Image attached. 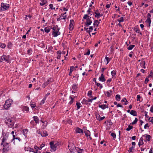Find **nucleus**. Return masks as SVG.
Here are the masks:
<instances>
[{
  "mask_svg": "<svg viewBox=\"0 0 153 153\" xmlns=\"http://www.w3.org/2000/svg\"><path fill=\"white\" fill-rule=\"evenodd\" d=\"M52 81L53 79L51 78H49L42 85V87L43 88H45L47 85L50 83V82H52Z\"/></svg>",
  "mask_w": 153,
  "mask_h": 153,
  "instance_id": "nucleus-9",
  "label": "nucleus"
},
{
  "mask_svg": "<svg viewBox=\"0 0 153 153\" xmlns=\"http://www.w3.org/2000/svg\"><path fill=\"white\" fill-rule=\"evenodd\" d=\"M99 79L100 81L102 82H105L106 80L103 73H102L101 76L99 77Z\"/></svg>",
  "mask_w": 153,
  "mask_h": 153,
  "instance_id": "nucleus-14",
  "label": "nucleus"
},
{
  "mask_svg": "<svg viewBox=\"0 0 153 153\" xmlns=\"http://www.w3.org/2000/svg\"><path fill=\"white\" fill-rule=\"evenodd\" d=\"M109 91L110 93L108 91L106 92V93L105 94V96L108 97H110L112 93V91L111 90H110Z\"/></svg>",
  "mask_w": 153,
  "mask_h": 153,
  "instance_id": "nucleus-17",
  "label": "nucleus"
},
{
  "mask_svg": "<svg viewBox=\"0 0 153 153\" xmlns=\"http://www.w3.org/2000/svg\"><path fill=\"white\" fill-rule=\"evenodd\" d=\"M12 101V100L10 99L6 100L5 104L4 105V108L6 109L9 108L11 106Z\"/></svg>",
  "mask_w": 153,
  "mask_h": 153,
  "instance_id": "nucleus-6",
  "label": "nucleus"
},
{
  "mask_svg": "<svg viewBox=\"0 0 153 153\" xmlns=\"http://www.w3.org/2000/svg\"><path fill=\"white\" fill-rule=\"evenodd\" d=\"M25 151H29L30 152H35L33 151V149L32 148H31L29 146L25 147Z\"/></svg>",
  "mask_w": 153,
  "mask_h": 153,
  "instance_id": "nucleus-13",
  "label": "nucleus"
},
{
  "mask_svg": "<svg viewBox=\"0 0 153 153\" xmlns=\"http://www.w3.org/2000/svg\"><path fill=\"white\" fill-rule=\"evenodd\" d=\"M32 49L31 48L29 49L27 51V53L29 55L31 54L32 53Z\"/></svg>",
  "mask_w": 153,
  "mask_h": 153,
  "instance_id": "nucleus-52",
  "label": "nucleus"
},
{
  "mask_svg": "<svg viewBox=\"0 0 153 153\" xmlns=\"http://www.w3.org/2000/svg\"><path fill=\"white\" fill-rule=\"evenodd\" d=\"M33 120L35 121L36 123H39V120L37 116H34L33 117Z\"/></svg>",
  "mask_w": 153,
  "mask_h": 153,
  "instance_id": "nucleus-19",
  "label": "nucleus"
},
{
  "mask_svg": "<svg viewBox=\"0 0 153 153\" xmlns=\"http://www.w3.org/2000/svg\"><path fill=\"white\" fill-rule=\"evenodd\" d=\"M95 14H96L95 17H97V18H99L100 16H103L102 14H101L100 13L95 12Z\"/></svg>",
  "mask_w": 153,
  "mask_h": 153,
  "instance_id": "nucleus-24",
  "label": "nucleus"
},
{
  "mask_svg": "<svg viewBox=\"0 0 153 153\" xmlns=\"http://www.w3.org/2000/svg\"><path fill=\"white\" fill-rule=\"evenodd\" d=\"M5 122L6 124L10 128H12L13 126L15 120L13 118H6L5 120Z\"/></svg>",
  "mask_w": 153,
  "mask_h": 153,
  "instance_id": "nucleus-2",
  "label": "nucleus"
},
{
  "mask_svg": "<svg viewBox=\"0 0 153 153\" xmlns=\"http://www.w3.org/2000/svg\"><path fill=\"white\" fill-rule=\"evenodd\" d=\"M2 136L3 138L2 139L1 145L3 144V143H4L5 142H7V143H8L10 142V140H9V138L8 137L9 134L7 132L5 133L3 131L2 132Z\"/></svg>",
  "mask_w": 153,
  "mask_h": 153,
  "instance_id": "nucleus-1",
  "label": "nucleus"
},
{
  "mask_svg": "<svg viewBox=\"0 0 153 153\" xmlns=\"http://www.w3.org/2000/svg\"><path fill=\"white\" fill-rule=\"evenodd\" d=\"M48 122L46 121H45L43 122V126L45 127H46L47 125Z\"/></svg>",
  "mask_w": 153,
  "mask_h": 153,
  "instance_id": "nucleus-61",
  "label": "nucleus"
},
{
  "mask_svg": "<svg viewBox=\"0 0 153 153\" xmlns=\"http://www.w3.org/2000/svg\"><path fill=\"white\" fill-rule=\"evenodd\" d=\"M137 101H140V99L141 98V97L140 96V95H138L137 96Z\"/></svg>",
  "mask_w": 153,
  "mask_h": 153,
  "instance_id": "nucleus-54",
  "label": "nucleus"
},
{
  "mask_svg": "<svg viewBox=\"0 0 153 153\" xmlns=\"http://www.w3.org/2000/svg\"><path fill=\"white\" fill-rule=\"evenodd\" d=\"M76 133H83V130L82 129H81V128L77 127L76 129Z\"/></svg>",
  "mask_w": 153,
  "mask_h": 153,
  "instance_id": "nucleus-16",
  "label": "nucleus"
},
{
  "mask_svg": "<svg viewBox=\"0 0 153 153\" xmlns=\"http://www.w3.org/2000/svg\"><path fill=\"white\" fill-rule=\"evenodd\" d=\"M99 23L97 20H96L94 21L93 25L94 26H96L97 27Z\"/></svg>",
  "mask_w": 153,
  "mask_h": 153,
  "instance_id": "nucleus-35",
  "label": "nucleus"
},
{
  "mask_svg": "<svg viewBox=\"0 0 153 153\" xmlns=\"http://www.w3.org/2000/svg\"><path fill=\"white\" fill-rule=\"evenodd\" d=\"M115 98L117 101H119L120 99V95L117 94L116 95Z\"/></svg>",
  "mask_w": 153,
  "mask_h": 153,
  "instance_id": "nucleus-41",
  "label": "nucleus"
},
{
  "mask_svg": "<svg viewBox=\"0 0 153 153\" xmlns=\"http://www.w3.org/2000/svg\"><path fill=\"white\" fill-rule=\"evenodd\" d=\"M91 17L88 18L86 20V22L85 23L86 26L88 27L89 25H91L92 23V21L91 20Z\"/></svg>",
  "mask_w": 153,
  "mask_h": 153,
  "instance_id": "nucleus-10",
  "label": "nucleus"
},
{
  "mask_svg": "<svg viewBox=\"0 0 153 153\" xmlns=\"http://www.w3.org/2000/svg\"><path fill=\"white\" fill-rule=\"evenodd\" d=\"M83 151V149H80V148L78 147L76 148V152H77L78 153H82Z\"/></svg>",
  "mask_w": 153,
  "mask_h": 153,
  "instance_id": "nucleus-23",
  "label": "nucleus"
},
{
  "mask_svg": "<svg viewBox=\"0 0 153 153\" xmlns=\"http://www.w3.org/2000/svg\"><path fill=\"white\" fill-rule=\"evenodd\" d=\"M117 21L120 23L124 21V19L123 17H121L120 19H117Z\"/></svg>",
  "mask_w": 153,
  "mask_h": 153,
  "instance_id": "nucleus-45",
  "label": "nucleus"
},
{
  "mask_svg": "<svg viewBox=\"0 0 153 153\" xmlns=\"http://www.w3.org/2000/svg\"><path fill=\"white\" fill-rule=\"evenodd\" d=\"M60 16H61L63 19H65L66 18V16L65 15H64V14H62Z\"/></svg>",
  "mask_w": 153,
  "mask_h": 153,
  "instance_id": "nucleus-58",
  "label": "nucleus"
},
{
  "mask_svg": "<svg viewBox=\"0 0 153 153\" xmlns=\"http://www.w3.org/2000/svg\"><path fill=\"white\" fill-rule=\"evenodd\" d=\"M121 101L125 102V105H127L128 103V102L125 98H123L121 100Z\"/></svg>",
  "mask_w": 153,
  "mask_h": 153,
  "instance_id": "nucleus-28",
  "label": "nucleus"
},
{
  "mask_svg": "<svg viewBox=\"0 0 153 153\" xmlns=\"http://www.w3.org/2000/svg\"><path fill=\"white\" fill-rule=\"evenodd\" d=\"M134 30L138 33H140L141 35H142V33L140 32L139 29L137 28H134Z\"/></svg>",
  "mask_w": 153,
  "mask_h": 153,
  "instance_id": "nucleus-29",
  "label": "nucleus"
},
{
  "mask_svg": "<svg viewBox=\"0 0 153 153\" xmlns=\"http://www.w3.org/2000/svg\"><path fill=\"white\" fill-rule=\"evenodd\" d=\"M133 128V127L132 126H131L130 125H129L128 127L126 129V130L127 131H129L131 129H132Z\"/></svg>",
  "mask_w": 153,
  "mask_h": 153,
  "instance_id": "nucleus-42",
  "label": "nucleus"
},
{
  "mask_svg": "<svg viewBox=\"0 0 153 153\" xmlns=\"http://www.w3.org/2000/svg\"><path fill=\"white\" fill-rule=\"evenodd\" d=\"M150 111L153 113V106L151 107L150 110Z\"/></svg>",
  "mask_w": 153,
  "mask_h": 153,
  "instance_id": "nucleus-64",
  "label": "nucleus"
},
{
  "mask_svg": "<svg viewBox=\"0 0 153 153\" xmlns=\"http://www.w3.org/2000/svg\"><path fill=\"white\" fill-rule=\"evenodd\" d=\"M111 80L112 79H109L108 80H107L106 83L108 84L111 82Z\"/></svg>",
  "mask_w": 153,
  "mask_h": 153,
  "instance_id": "nucleus-63",
  "label": "nucleus"
},
{
  "mask_svg": "<svg viewBox=\"0 0 153 153\" xmlns=\"http://www.w3.org/2000/svg\"><path fill=\"white\" fill-rule=\"evenodd\" d=\"M77 85L76 84H74L73 85L72 87V89H73V90L74 91H76L77 90Z\"/></svg>",
  "mask_w": 153,
  "mask_h": 153,
  "instance_id": "nucleus-30",
  "label": "nucleus"
},
{
  "mask_svg": "<svg viewBox=\"0 0 153 153\" xmlns=\"http://www.w3.org/2000/svg\"><path fill=\"white\" fill-rule=\"evenodd\" d=\"M23 111H28L29 110V108L28 107L24 106L23 107Z\"/></svg>",
  "mask_w": 153,
  "mask_h": 153,
  "instance_id": "nucleus-36",
  "label": "nucleus"
},
{
  "mask_svg": "<svg viewBox=\"0 0 153 153\" xmlns=\"http://www.w3.org/2000/svg\"><path fill=\"white\" fill-rule=\"evenodd\" d=\"M138 121V119L137 118H135L134 120V121L132 122L131 124L132 125H134L137 123V122Z\"/></svg>",
  "mask_w": 153,
  "mask_h": 153,
  "instance_id": "nucleus-50",
  "label": "nucleus"
},
{
  "mask_svg": "<svg viewBox=\"0 0 153 153\" xmlns=\"http://www.w3.org/2000/svg\"><path fill=\"white\" fill-rule=\"evenodd\" d=\"M148 120L149 121L151 122L153 124V117H149Z\"/></svg>",
  "mask_w": 153,
  "mask_h": 153,
  "instance_id": "nucleus-55",
  "label": "nucleus"
},
{
  "mask_svg": "<svg viewBox=\"0 0 153 153\" xmlns=\"http://www.w3.org/2000/svg\"><path fill=\"white\" fill-rule=\"evenodd\" d=\"M111 135L113 137V138L114 140L115 139L116 135L115 133H112L111 134Z\"/></svg>",
  "mask_w": 153,
  "mask_h": 153,
  "instance_id": "nucleus-51",
  "label": "nucleus"
},
{
  "mask_svg": "<svg viewBox=\"0 0 153 153\" xmlns=\"http://www.w3.org/2000/svg\"><path fill=\"white\" fill-rule=\"evenodd\" d=\"M74 25V20H71L69 27V29L71 31L73 29Z\"/></svg>",
  "mask_w": 153,
  "mask_h": 153,
  "instance_id": "nucleus-8",
  "label": "nucleus"
},
{
  "mask_svg": "<svg viewBox=\"0 0 153 153\" xmlns=\"http://www.w3.org/2000/svg\"><path fill=\"white\" fill-rule=\"evenodd\" d=\"M90 16L87 15V14H85L84 15V16H83V19H86L88 18V17H89Z\"/></svg>",
  "mask_w": 153,
  "mask_h": 153,
  "instance_id": "nucleus-56",
  "label": "nucleus"
},
{
  "mask_svg": "<svg viewBox=\"0 0 153 153\" xmlns=\"http://www.w3.org/2000/svg\"><path fill=\"white\" fill-rule=\"evenodd\" d=\"M95 116L97 120H99L100 119V116L99 114L97 113H96L95 114Z\"/></svg>",
  "mask_w": 153,
  "mask_h": 153,
  "instance_id": "nucleus-39",
  "label": "nucleus"
},
{
  "mask_svg": "<svg viewBox=\"0 0 153 153\" xmlns=\"http://www.w3.org/2000/svg\"><path fill=\"white\" fill-rule=\"evenodd\" d=\"M76 105L77 106V109H79L81 106H80L81 105V103L78 102H77L76 103Z\"/></svg>",
  "mask_w": 153,
  "mask_h": 153,
  "instance_id": "nucleus-43",
  "label": "nucleus"
},
{
  "mask_svg": "<svg viewBox=\"0 0 153 153\" xmlns=\"http://www.w3.org/2000/svg\"><path fill=\"white\" fill-rule=\"evenodd\" d=\"M68 147L71 152L74 153L76 152V148L74 143H70L68 146Z\"/></svg>",
  "mask_w": 153,
  "mask_h": 153,
  "instance_id": "nucleus-5",
  "label": "nucleus"
},
{
  "mask_svg": "<svg viewBox=\"0 0 153 153\" xmlns=\"http://www.w3.org/2000/svg\"><path fill=\"white\" fill-rule=\"evenodd\" d=\"M149 81V80L148 79V77H147L145 79V83L147 84L148 82Z\"/></svg>",
  "mask_w": 153,
  "mask_h": 153,
  "instance_id": "nucleus-60",
  "label": "nucleus"
},
{
  "mask_svg": "<svg viewBox=\"0 0 153 153\" xmlns=\"http://www.w3.org/2000/svg\"><path fill=\"white\" fill-rule=\"evenodd\" d=\"M146 63L145 61L142 62L140 63V65L144 68H146V67L145 66Z\"/></svg>",
  "mask_w": 153,
  "mask_h": 153,
  "instance_id": "nucleus-31",
  "label": "nucleus"
},
{
  "mask_svg": "<svg viewBox=\"0 0 153 153\" xmlns=\"http://www.w3.org/2000/svg\"><path fill=\"white\" fill-rule=\"evenodd\" d=\"M45 146V144L42 143L41 144V145L40 146V147H39L38 148V149L39 150H41L42 149L43 147Z\"/></svg>",
  "mask_w": 153,
  "mask_h": 153,
  "instance_id": "nucleus-57",
  "label": "nucleus"
},
{
  "mask_svg": "<svg viewBox=\"0 0 153 153\" xmlns=\"http://www.w3.org/2000/svg\"><path fill=\"white\" fill-rule=\"evenodd\" d=\"M146 23H148L149 24V27L150 26V24L151 23V19H147V20L146 21Z\"/></svg>",
  "mask_w": 153,
  "mask_h": 153,
  "instance_id": "nucleus-32",
  "label": "nucleus"
},
{
  "mask_svg": "<svg viewBox=\"0 0 153 153\" xmlns=\"http://www.w3.org/2000/svg\"><path fill=\"white\" fill-rule=\"evenodd\" d=\"M41 134L42 137H46L48 135L46 131H43L41 132Z\"/></svg>",
  "mask_w": 153,
  "mask_h": 153,
  "instance_id": "nucleus-27",
  "label": "nucleus"
},
{
  "mask_svg": "<svg viewBox=\"0 0 153 153\" xmlns=\"http://www.w3.org/2000/svg\"><path fill=\"white\" fill-rule=\"evenodd\" d=\"M90 131L89 130H86L84 131V133L85 134V135L87 137H88V136H90Z\"/></svg>",
  "mask_w": 153,
  "mask_h": 153,
  "instance_id": "nucleus-21",
  "label": "nucleus"
},
{
  "mask_svg": "<svg viewBox=\"0 0 153 153\" xmlns=\"http://www.w3.org/2000/svg\"><path fill=\"white\" fill-rule=\"evenodd\" d=\"M130 114L134 116H137V112L135 110H132L130 112Z\"/></svg>",
  "mask_w": 153,
  "mask_h": 153,
  "instance_id": "nucleus-18",
  "label": "nucleus"
},
{
  "mask_svg": "<svg viewBox=\"0 0 153 153\" xmlns=\"http://www.w3.org/2000/svg\"><path fill=\"white\" fill-rule=\"evenodd\" d=\"M10 56L9 55L6 56L3 55L1 57V60H2V62L4 60L7 63H10Z\"/></svg>",
  "mask_w": 153,
  "mask_h": 153,
  "instance_id": "nucleus-7",
  "label": "nucleus"
},
{
  "mask_svg": "<svg viewBox=\"0 0 153 153\" xmlns=\"http://www.w3.org/2000/svg\"><path fill=\"white\" fill-rule=\"evenodd\" d=\"M110 59V58L106 56L104 62L106 63V64L107 65Z\"/></svg>",
  "mask_w": 153,
  "mask_h": 153,
  "instance_id": "nucleus-20",
  "label": "nucleus"
},
{
  "mask_svg": "<svg viewBox=\"0 0 153 153\" xmlns=\"http://www.w3.org/2000/svg\"><path fill=\"white\" fill-rule=\"evenodd\" d=\"M111 74L113 77H114L116 75V72L115 71H113L111 72Z\"/></svg>",
  "mask_w": 153,
  "mask_h": 153,
  "instance_id": "nucleus-49",
  "label": "nucleus"
},
{
  "mask_svg": "<svg viewBox=\"0 0 153 153\" xmlns=\"http://www.w3.org/2000/svg\"><path fill=\"white\" fill-rule=\"evenodd\" d=\"M44 30L45 32L48 33L50 31V29L48 27H45L44 29Z\"/></svg>",
  "mask_w": 153,
  "mask_h": 153,
  "instance_id": "nucleus-37",
  "label": "nucleus"
},
{
  "mask_svg": "<svg viewBox=\"0 0 153 153\" xmlns=\"http://www.w3.org/2000/svg\"><path fill=\"white\" fill-rule=\"evenodd\" d=\"M148 77H153V72H151L150 74L148 76Z\"/></svg>",
  "mask_w": 153,
  "mask_h": 153,
  "instance_id": "nucleus-59",
  "label": "nucleus"
},
{
  "mask_svg": "<svg viewBox=\"0 0 153 153\" xmlns=\"http://www.w3.org/2000/svg\"><path fill=\"white\" fill-rule=\"evenodd\" d=\"M52 29L53 30V31H56L58 30V29H59V28L58 27L57 25H56V26H54Z\"/></svg>",
  "mask_w": 153,
  "mask_h": 153,
  "instance_id": "nucleus-40",
  "label": "nucleus"
},
{
  "mask_svg": "<svg viewBox=\"0 0 153 153\" xmlns=\"http://www.w3.org/2000/svg\"><path fill=\"white\" fill-rule=\"evenodd\" d=\"M10 143V142H9L8 143L6 142L5 143L3 144L4 148L2 150L3 153H6L10 150L8 146V144Z\"/></svg>",
  "mask_w": 153,
  "mask_h": 153,
  "instance_id": "nucleus-4",
  "label": "nucleus"
},
{
  "mask_svg": "<svg viewBox=\"0 0 153 153\" xmlns=\"http://www.w3.org/2000/svg\"><path fill=\"white\" fill-rule=\"evenodd\" d=\"M134 46L135 45H130L127 48V49L128 50H131Z\"/></svg>",
  "mask_w": 153,
  "mask_h": 153,
  "instance_id": "nucleus-38",
  "label": "nucleus"
},
{
  "mask_svg": "<svg viewBox=\"0 0 153 153\" xmlns=\"http://www.w3.org/2000/svg\"><path fill=\"white\" fill-rule=\"evenodd\" d=\"M99 107L103 109H104L107 107L106 106V105H99Z\"/></svg>",
  "mask_w": 153,
  "mask_h": 153,
  "instance_id": "nucleus-33",
  "label": "nucleus"
},
{
  "mask_svg": "<svg viewBox=\"0 0 153 153\" xmlns=\"http://www.w3.org/2000/svg\"><path fill=\"white\" fill-rule=\"evenodd\" d=\"M70 98H71V100L69 102V104L71 105L74 102V98H72V97L71 96L70 97Z\"/></svg>",
  "mask_w": 153,
  "mask_h": 153,
  "instance_id": "nucleus-44",
  "label": "nucleus"
},
{
  "mask_svg": "<svg viewBox=\"0 0 153 153\" xmlns=\"http://www.w3.org/2000/svg\"><path fill=\"white\" fill-rule=\"evenodd\" d=\"M107 122L108 123V125L109 126L111 125L112 124V122H111L110 120H108Z\"/></svg>",
  "mask_w": 153,
  "mask_h": 153,
  "instance_id": "nucleus-62",
  "label": "nucleus"
},
{
  "mask_svg": "<svg viewBox=\"0 0 153 153\" xmlns=\"http://www.w3.org/2000/svg\"><path fill=\"white\" fill-rule=\"evenodd\" d=\"M134 148V147L132 146L131 147H130L128 150V152L129 153L133 152L132 150H133Z\"/></svg>",
  "mask_w": 153,
  "mask_h": 153,
  "instance_id": "nucleus-47",
  "label": "nucleus"
},
{
  "mask_svg": "<svg viewBox=\"0 0 153 153\" xmlns=\"http://www.w3.org/2000/svg\"><path fill=\"white\" fill-rule=\"evenodd\" d=\"M92 91L91 90L89 91L88 93V96L90 97H92Z\"/></svg>",
  "mask_w": 153,
  "mask_h": 153,
  "instance_id": "nucleus-34",
  "label": "nucleus"
},
{
  "mask_svg": "<svg viewBox=\"0 0 153 153\" xmlns=\"http://www.w3.org/2000/svg\"><path fill=\"white\" fill-rule=\"evenodd\" d=\"M46 99V98H45V97H44L43 99L41 101V102H40V104H44Z\"/></svg>",
  "mask_w": 153,
  "mask_h": 153,
  "instance_id": "nucleus-53",
  "label": "nucleus"
},
{
  "mask_svg": "<svg viewBox=\"0 0 153 153\" xmlns=\"http://www.w3.org/2000/svg\"><path fill=\"white\" fill-rule=\"evenodd\" d=\"M9 8V5L8 4L1 3L0 8V11L5 10L8 9Z\"/></svg>",
  "mask_w": 153,
  "mask_h": 153,
  "instance_id": "nucleus-3",
  "label": "nucleus"
},
{
  "mask_svg": "<svg viewBox=\"0 0 153 153\" xmlns=\"http://www.w3.org/2000/svg\"><path fill=\"white\" fill-rule=\"evenodd\" d=\"M41 2L40 3V4L41 6L44 5L46 3V0H40Z\"/></svg>",
  "mask_w": 153,
  "mask_h": 153,
  "instance_id": "nucleus-26",
  "label": "nucleus"
},
{
  "mask_svg": "<svg viewBox=\"0 0 153 153\" xmlns=\"http://www.w3.org/2000/svg\"><path fill=\"white\" fill-rule=\"evenodd\" d=\"M74 68V67L73 66H71L70 67V72L69 74V76H71V75L72 72L73 71Z\"/></svg>",
  "mask_w": 153,
  "mask_h": 153,
  "instance_id": "nucleus-25",
  "label": "nucleus"
},
{
  "mask_svg": "<svg viewBox=\"0 0 153 153\" xmlns=\"http://www.w3.org/2000/svg\"><path fill=\"white\" fill-rule=\"evenodd\" d=\"M145 135H146V140H148V141H150V138L151 137V136L150 135H147V134H145V135H143L142 136V137H145Z\"/></svg>",
  "mask_w": 153,
  "mask_h": 153,
  "instance_id": "nucleus-22",
  "label": "nucleus"
},
{
  "mask_svg": "<svg viewBox=\"0 0 153 153\" xmlns=\"http://www.w3.org/2000/svg\"><path fill=\"white\" fill-rule=\"evenodd\" d=\"M143 140V137H140L138 144L139 147H140L141 145H142L144 144Z\"/></svg>",
  "mask_w": 153,
  "mask_h": 153,
  "instance_id": "nucleus-15",
  "label": "nucleus"
},
{
  "mask_svg": "<svg viewBox=\"0 0 153 153\" xmlns=\"http://www.w3.org/2000/svg\"><path fill=\"white\" fill-rule=\"evenodd\" d=\"M28 132V130L27 129H25L23 130V134L25 135V136L27 134Z\"/></svg>",
  "mask_w": 153,
  "mask_h": 153,
  "instance_id": "nucleus-48",
  "label": "nucleus"
},
{
  "mask_svg": "<svg viewBox=\"0 0 153 153\" xmlns=\"http://www.w3.org/2000/svg\"><path fill=\"white\" fill-rule=\"evenodd\" d=\"M59 29H58V30L56 31H53L52 35H53L54 37H56L58 35H59L60 34V33L59 32Z\"/></svg>",
  "mask_w": 153,
  "mask_h": 153,
  "instance_id": "nucleus-11",
  "label": "nucleus"
},
{
  "mask_svg": "<svg viewBox=\"0 0 153 153\" xmlns=\"http://www.w3.org/2000/svg\"><path fill=\"white\" fill-rule=\"evenodd\" d=\"M6 45L4 44L0 43V47L1 48H5Z\"/></svg>",
  "mask_w": 153,
  "mask_h": 153,
  "instance_id": "nucleus-46",
  "label": "nucleus"
},
{
  "mask_svg": "<svg viewBox=\"0 0 153 153\" xmlns=\"http://www.w3.org/2000/svg\"><path fill=\"white\" fill-rule=\"evenodd\" d=\"M50 147L51 149L53 151H55L56 150V148L53 142L52 141L50 143Z\"/></svg>",
  "mask_w": 153,
  "mask_h": 153,
  "instance_id": "nucleus-12",
  "label": "nucleus"
}]
</instances>
